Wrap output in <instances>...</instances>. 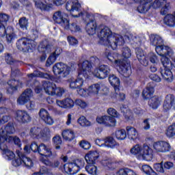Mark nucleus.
<instances>
[{
    "label": "nucleus",
    "mask_w": 175,
    "mask_h": 175,
    "mask_svg": "<svg viewBox=\"0 0 175 175\" xmlns=\"http://www.w3.org/2000/svg\"><path fill=\"white\" fill-rule=\"evenodd\" d=\"M126 132L127 136L130 140L135 141V140H136V139H137L139 137V132L133 126H128L126 128Z\"/></svg>",
    "instance_id": "nucleus-28"
},
{
    "label": "nucleus",
    "mask_w": 175,
    "mask_h": 175,
    "mask_svg": "<svg viewBox=\"0 0 175 175\" xmlns=\"http://www.w3.org/2000/svg\"><path fill=\"white\" fill-rule=\"evenodd\" d=\"M8 85L10 87L7 90L9 94H12L14 91H17L18 88H21V87H23V83L16 80H10L8 82Z\"/></svg>",
    "instance_id": "nucleus-27"
},
{
    "label": "nucleus",
    "mask_w": 175,
    "mask_h": 175,
    "mask_svg": "<svg viewBox=\"0 0 175 175\" xmlns=\"http://www.w3.org/2000/svg\"><path fill=\"white\" fill-rule=\"evenodd\" d=\"M171 148L170 144L165 141H159L153 144V149L155 152H167L170 151Z\"/></svg>",
    "instance_id": "nucleus-18"
},
{
    "label": "nucleus",
    "mask_w": 175,
    "mask_h": 175,
    "mask_svg": "<svg viewBox=\"0 0 175 175\" xmlns=\"http://www.w3.org/2000/svg\"><path fill=\"white\" fill-rule=\"evenodd\" d=\"M55 61H57V56L54 55V54H51L46 60V66H51Z\"/></svg>",
    "instance_id": "nucleus-59"
},
{
    "label": "nucleus",
    "mask_w": 175,
    "mask_h": 175,
    "mask_svg": "<svg viewBox=\"0 0 175 175\" xmlns=\"http://www.w3.org/2000/svg\"><path fill=\"white\" fill-rule=\"evenodd\" d=\"M65 94V90L62 88H55V95L56 96H62Z\"/></svg>",
    "instance_id": "nucleus-64"
},
{
    "label": "nucleus",
    "mask_w": 175,
    "mask_h": 175,
    "mask_svg": "<svg viewBox=\"0 0 175 175\" xmlns=\"http://www.w3.org/2000/svg\"><path fill=\"white\" fill-rule=\"evenodd\" d=\"M53 72L58 77L55 81L59 83L62 81V79H65V77L70 75L72 68L64 63H57L53 67Z\"/></svg>",
    "instance_id": "nucleus-9"
},
{
    "label": "nucleus",
    "mask_w": 175,
    "mask_h": 175,
    "mask_svg": "<svg viewBox=\"0 0 175 175\" xmlns=\"http://www.w3.org/2000/svg\"><path fill=\"white\" fill-rule=\"evenodd\" d=\"M170 10V3H166L165 6L163 7L161 10V14L165 16V14H167V12Z\"/></svg>",
    "instance_id": "nucleus-63"
},
{
    "label": "nucleus",
    "mask_w": 175,
    "mask_h": 175,
    "mask_svg": "<svg viewBox=\"0 0 175 175\" xmlns=\"http://www.w3.org/2000/svg\"><path fill=\"white\" fill-rule=\"evenodd\" d=\"M109 82L111 85L114 88L115 92H118L120 91V78L114 75H111L109 77Z\"/></svg>",
    "instance_id": "nucleus-30"
},
{
    "label": "nucleus",
    "mask_w": 175,
    "mask_h": 175,
    "mask_svg": "<svg viewBox=\"0 0 175 175\" xmlns=\"http://www.w3.org/2000/svg\"><path fill=\"white\" fill-rule=\"evenodd\" d=\"M172 100L173 95L168 94L166 96L164 103L163 105V109L164 111H169V110L170 109L173 110Z\"/></svg>",
    "instance_id": "nucleus-33"
},
{
    "label": "nucleus",
    "mask_w": 175,
    "mask_h": 175,
    "mask_svg": "<svg viewBox=\"0 0 175 175\" xmlns=\"http://www.w3.org/2000/svg\"><path fill=\"white\" fill-rule=\"evenodd\" d=\"M35 8L42 12H47L53 9V0H33Z\"/></svg>",
    "instance_id": "nucleus-16"
},
{
    "label": "nucleus",
    "mask_w": 175,
    "mask_h": 175,
    "mask_svg": "<svg viewBox=\"0 0 175 175\" xmlns=\"http://www.w3.org/2000/svg\"><path fill=\"white\" fill-rule=\"evenodd\" d=\"M77 124L82 128H85V126H91L92 124L90 120H88L87 118L84 116H80L77 120Z\"/></svg>",
    "instance_id": "nucleus-39"
},
{
    "label": "nucleus",
    "mask_w": 175,
    "mask_h": 175,
    "mask_svg": "<svg viewBox=\"0 0 175 175\" xmlns=\"http://www.w3.org/2000/svg\"><path fill=\"white\" fill-rule=\"evenodd\" d=\"M152 0H140V5L137 8L139 13H146L150 10V2Z\"/></svg>",
    "instance_id": "nucleus-32"
},
{
    "label": "nucleus",
    "mask_w": 175,
    "mask_h": 175,
    "mask_svg": "<svg viewBox=\"0 0 175 175\" xmlns=\"http://www.w3.org/2000/svg\"><path fill=\"white\" fill-rule=\"evenodd\" d=\"M14 126L12 124H8L5 127L2 128L0 130V143H5L6 139H9L10 135L14 133Z\"/></svg>",
    "instance_id": "nucleus-17"
},
{
    "label": "nucleus",
    "mask_w": 175,
    "mask_h": 175,
    "mask_svg": "<svg viewBox=\"0 0 175 175\" xmlns=\"http://www.w3.org/2000/svg\"><path fill=\"white\" fill-rule=\"evenodd\" d=\"M0 150H1L3 158H5V159L9 161L14 158V153L8 149V146H6V144L5 142H0Z\"/></svg>",
    "instance_id": "nucleus-25"
},
{
    "label": "nucleus",
    "mask_w": 175,
    "mask_h": 175,
    "mask_svg": "<svg viewBox=\"0 0 175 175\" xmlns=\"http://www.w3.org/2000/svg\"><path fill=\"white\" fill-rule=\"evenodd\" d=\"M41 133L42 137H44V139H50V137H51L50 129H44L43 131H41Z\"/></svg>",
    "instance_id": "nucleus-61"
},
{
    "label": "nucleus",
    "mask_w": 175,
    "mask_h": 175,
    "mask_svg": "<svg viewBox=\"0 0 175 175\" xmlns=\"http://www.w3.org/2000/svg\"><path fill=\"white\" fill-rule=\"evenodd\" d=\"M15 120L19 122H29L31 121V116L27 111L18 110L15 114Z\"/></svg>",
    "instance_id": "nucleus-21"
},
{
    "label": "nucleus",
    "mask_w": 175,
    "mask_h": 175,
    "mask_svg": "<svg viewBox=\"0 0 175 175\" xmlns=\"http://www.w3.org/2000/svg\"><path fill=\"white\" fill-rule=\"evenodd\" d=\"M65 29H70L71 32H79L80 31V26L77 25L76 23H72L70 26L69 25L68 21V28H64Z\"/></svg>",
    "instance_id": "nucleus-58"
},
{
    "label": "nucleus",
    "mask_w": 175,
    "mask_h": 175,
    "mask_svg": "<svg viewBox=\"0 0 175 175\" xmlns=\"http://www.w3.org/2000/svg\"><path fill=\"white\" fill-rule=\"evenodd\" d=\"M154 94V88L146 87L142 92V96L144 99H150Z\"/></svg>",
    "instance_id": "nucleus-41"
},
{
    "label": "nucleus",
    "mask_w": 175,
    "mask_h": 175,
    "mask_svg": "<svg viewBox=\"0 0 175 175\" xmlns=\"http://www.w3.org/2000/svg\"><path fill=\"white\" fill-rule=\"evenodd\" d=\"M162 102V99H161V98L154 96L153 97H151L149 99L148 101V105L150 106V107H151L152 109H158L159 107V106H161V103Z\"/></svg>",
    "instance_id": "nucleus-34"
},
{
    "label": "nucleus",
    "mask_w": 175,
    "mask_h": 175,
    "mask_svg": "<svg viewBox=\"0 0 175 175\" xmlns=\"http://www.w3.org/2000/svg\"><path fill=\"white\" fill-rule=\"evenodd\" d=\"M9 21V16L6 14H0V36L3 38L6 34V23Z\"/></svg>",
    "instance_id": "nucleus-24"
},
{
    "label": "nucleus",
    "mask_w": 175,
    "mask_h": 175,
    "mask_svg": "<svg viewBox=\"0 0 175 175\" xmlns=\"http://www.w3.org/2000/svg\"><path fill=\"white\" fill-rule=\"evenodd\" d=\"M100 42L107 47H111L112 50H116L118 46H122L125 43L124 37L119 34L112 33L111 30L107 27H105L98 33Z\"/></svg>",
    "instance_id": "nucleus-3"
},
{
    "label": "nucleus",
    "mask_w": 175,
    "mask_h": 175,
    "mask_svg": "<svg viewBox=\"0 0 175 175\" xmlns=\"http://www.w3.org/2000/svg\"><path fill=\"white\" fill-rule=\"evenodd\" d=\"M53 19L54 21H55V23L63 27V28H69V20L68 19V14L61 11H57L54 13Z\"/></svg>",
    "instance_id": "nucleus-14"
},
{
    "label": "nucleus",
    "mask_w": 175,
    "mask_h": 175,
    "mask_svg": "<svg viewBox=\"0 0 175 175\" xmlns=\"http://www.w3.org/2000/svg\"><path fill=\"white\" fill-rule=\"evenodd\" d=\"M33 43H35L33 40L23 38L17 41L16 47L21 51H29V50H32V49L35 48Z\"/></svg>",
    "instance_id": "nucleus-15"
},
{
    "label": "nucleus",
    "mask_w": 175,
    "mask_h": 175,
    "mask_svg": "<svg viewBox=\"0 0 175 175\" xmlns=\"http://www.w3.org/2000/svg\"><path fill=\"white\" fill-rule=\"evenodd\" d=\"M53 144L55 146V150H59L61 148V145L62 144V139L59 135H55L53 138Z\"/></svg>",
    "instance_id": "nucleus-48"
},
{
    "label": "nucleus",
    "mask_w": 175,
    "mask_h": 175,
    "mask_svg": "<svg viewBox=\"0 0 175 175\" xmlns=\"http://www.w3.org/2000/svg\"><path fill=\"white\" fill-rule=\"evenodd\" d=\"M35 77H42V79H47L48 80L51 79V76L47 73H43L40 71H34L33 73L28 75L29 80L35 79Z\"/></svg>",
    "instance_id": "nucleus-36"
},
{
    "label": "nucleus",
    "mask_w": 175,
    "mask_h": 175,
    "mask_svg": "<svg viewBox=\"0 0 175 175\" xmlns=\"http://www.w3.org/2000/svg\"><path fill=\"white\" fill-rule=\"evenodd\" d=\"M161 62L164 68H161L160 70L162 79L168 83H172L173 81V73L170 70V68L175 66V59H174V62L172 63L169 58L166 56H163L161 59Z\"/></svg>",
    "instance_id": "nucleus-7"
},
{
    "label": "nucleus",
    "mask_w": 175,
    "mask_h": 175,
    "mask_svg": "<svg viewBox=\"0 0 175 175\" xmlns=\"http://www.w3.org/2000/svg\"><path fill=\"white\" fill-rule=\"evenodd\" d=\"M87 173L90 175H98L99 170H98V167L92 163H88L85 167Z\"/></svg>",
    "instance_id": "nucleus-37"
},
{
    "label": "nucleus",
    "mask_w": 175,
    "mask_h": 175,
    "mask_svg": "<svg viewBox=\"0 0 175 175\" xmlns=\"http://www.w3.org/2000/svg\"><path fill=\"white\" fill-rule=\"evenodd\" d=\"M30 136L33 137V139H41L42 129L38 127L31 128L30 130Z\"/></svg>",
    "instance_id": "nucleus-40"
},
{
    "label": "nucleus",
    "mask_w": 175,
    "mask_h": 175,
    "mask_svg": "<svg viewBox=\"0 0 175 175\" xmlns=\"http://www.w3.org/2000/svg\"><path fill=\"white\" fill-rule=\"evenodd\" d=\"M131 152L133 155L140 157L144 161H147L148 162L152 161L154 158L152 149L148 146L135 145L131 149Z\"/></svg>",
    "instance_id": "nucleus-6"
},
{
    "label": "nucleus",
    "mask_w": 175,
    "mask_h": 175,
    "mask_svg": "<svg viewBox=\"0 0 175 175\" xmlns=\"http://www.w3.org/2000/svg\"><path fill=\"white\" fill-rule=\"evenodd\" d=\"M150 40L151 46L156 47V53H157L159 55H161V58L163 56L166 57V55L173 57V54H174L173 50L170 49V47L163 45V39H162L161 36L151 34L150 36Z\"/></svg>",
    "instance_id": "nucleus-5"
},
{
    "label": "nucleus",
    "mask_w": 175,
    "mask_h": 175,
    "mask_svg": "<svg viewBox=\"0 0 175 175\" xmlns=\"http://www.w3.org/2000/svg\"><path fill=\"white\" fill-rule=\"evenodd\" d=\"M103 166H107L109 169H114V162L109 158L104 159L101 161Z\"/></svg>",
    "instance_id": "nucleus-50"
},
{
    "label": "nucleus",
    "mask_w": 175,
    "mask_h": 175,
    "mask_svg": "<svg viewBox=\"0 0 175 175\" xmlns=\"http://www.w3.org/2000/svg\"><path fill=\"white\" fill-rule=\"evenodd\" d=\"M16 154L18 157L15 158L14 160L12 161V165L13 166H15L17 167V166H21L23 165V154L20 150L16 151Z\"/></svg>",
    "instance_id": "nucleus-42"
},
{
    "label": "nucleus",
    "mask_w": 175,
    "mask_h": 175,
    "mask_svg": "<svg viewBox=\"0 0 175 175\" xmlns=\"http://www.w3.org/2000/svg\"><path fill=\"white\" fill-rule=\"evenodd\" d=\"M66 9L70 12L72 17H81L83 16L81 5L77 0H70L66 4Z\"/></svg>",
    "instance_id": "nucleus-12"
},
{
    "label": "nucleus",
    "mask_w": 175,
    "mask_h": 175,
    "mask_svg": "<svg viewBox=\"0 0 175 175\" xmlns=\"http://www.w3.org/2000/svg\"><path fill=\"white\" fill-rule=\"evenodd\" d=\"M39 117L46 125H53L54 124V119L49 111L44 109H41L39 112Z\"/></svg>",
    "instance_id": "nucleus-20"
},
{
    "label": "nucleus",
    "mask_w": 175,
    "mask_h": 175,
    "mask_svg": "<svg viewBox=\"0 0 175 175\" xmlns=\"http://www.w3.org/2000/svg\"><path fill=\"white\" fill-rule=\"evenodd\" d=\"M56 105L62 109H73L75 107V101L70 98L63 100H57Z\"/></svg>",
    "instance_id": "nucleus-22"
},
{
    "label": "nucleus",
    "mask_w": 175,
    "mask_h": 175,
    "mask_svg": "<svg viewBox=\"0 0 175 175\" xmlns=\"http://www.w3.org/2000/svg\"><path fill=\"white\" fill-rule=\"evenodd\" d=\"M23 165L25 166H27L28 167H31L33 166V163H32V160L30 158H28L25 156H23Z\"/></svg>",
    "instance_id": "nucleus-55"
},
{
    "label": "nucleus",
    "mask_w": 175,
    "mask_h": 175,
    "mask_svg": "<svg viewBox=\"0 0 175 175\" xmlns=\"http://www.w3.org/2000/svg\"><path fill=\"white\" fill-rule=\"evenodd\" d=\"M115 136L118 140H125L126 139V131L124 129L118 130L115 133Z\"/></svg>",
    "instance_id": "nucleus-47"
},
{
    "label": "nucleus",
    "mask_w": 175,
    "mask_h": 175,
    "mask_svg": "<svg viewBox=\"0 0 175 175\" xmlns=\"http://www.w3.org/2000/svg\"><path fill=\"white\" fill-rule=\"evenodd\" d=\"M164 24L170 28L175 27V12L173 14H168L164 17Z\"/></svg>",
    "instance_id": "nucleus-31"
},
{
    "label": "nucleus",
    "mask_w": 175,
    "mask_h": 175,
    "mask_svg": "<svg viewBox=\"0 0 175 175\" xmlns=\"http://www.w3.org/2000/svg\"><path fill=\"white\" fill-rule=\"evenodd\" d=\"M165 135L170 139L174 137V136H175V124H172V125L168 126V128L165 131Z\"/></svg>",
    "instance_id": "nucleus-49"
},
{
    "label": "nucleus",
    "mask_w": 175,
    "mask_h": 175,
    "mask_svg": "<svg viewBox=\"0 0 175 175\" xmlns=\"http://www.w3.org/2000/svg\"><path fill=\"white\" fill-rule=\"evenodd\" d=\"M85 165V163L83 159H78L72 163H66L64 165V169L68 174H76V173L80 172L81 169H83Z\"/></svg>",
    "instance_id": "nucleus-11"
},
{
    "label": "nucleus",
    "mask_w": 175,
    "mask_h": 175,
    "mask_svg": "<svg viewBox=\"0 0 175 175\" xmlns=\"http://www.w3.org/2000/svg\"><path fill=\"white\" fill-rule=\"evenodd\" d=\"M122 55L126 59L131 58V55H132L131 49H129L128 46L123 47L122 49Z\"/></svg>",
    "instance_id": "nucleus-52"
},
{
    "label": "nucleus",
    "mask_w": 175,
    "mask_h": 175,
    "mask_svg": "<svg viewBox=\"0 0 175 175\" xmlns=\"http://www.w3.org/2000/svg\"><path fill=\"white\" fill-rule=\"evenodd\" d=\"M75 105L81 107V109H85L88 106V104H87L85 101L80 99H77L75 100Z\"/></svg>",
    "instance_id": "nucleus-60"
},
{
    "label": "nucleus",
    "mask_w": 175,
    "mask_h": 175,
    "mask_svg": "<svg viewBox=\"0 0 175 175\" xmlns=\"http://www.w3.org/2000/svg\"><path fill=\"white\" fill-rule=\"evenodd\" d=\"M124 38L126 40H129L131 43H137V42H140V39L133 34L126 35L124 36Z\"/></svg>",
    "instance_id": "nucleus-54"
},
{
    "label": "nucleus",
    "mask_w": 175,
    "mask_h": 175,
    "mask_svg": "<svg viewBox=\"0 0 175 175\" xmlns=\"http://www.w3.org/2000/svg\"><path fill=\"white\" fill-rule=\"evenodd\" d=\"M33 96V93L32 92V90L27 89L25 90L21 95L17 99L18 105L21 106H24L26 103H28L29 100H31V98Z\"/></svg>",
    "instance_id": "nucleus-19"
},
{
    "label": "nucleus",
    "mask_w": 175,
    "mask_h": 175,
    "mask_svg": "<svg viewBox=\"0 0 175 175\" xmlns=\"http://www.w3.org/2000/svg\"><path fill=\"white\" fill-rule=\"evenodd\" d=\"M13 141L14 142V144H16L17 146H18V147H21V144L20 143H21V141L20 140V138L15 137H9L8 139H6V140L5 141V143H10V142Z\"/></svg>",
    "instance_id": "nucleus-57"
},
{
    "label": "nucleus",
    "mask_w": 175,
    "mask_h": 175,
    "mask_svg": "<svg viewBox=\"0 0 175 175\" xmlns=\"http://www.w3.org/2000/svg\"><path fill=\"white\" fill-rule=\"evenodd\" d=\"M105 147H108L109 148H114L116 146H117V142L116 139L112 137H108L105 139Z\"/></svg>",
    "instance_id": "nucleus-44"
},
{
    "label": "nucleus",
    "mask_w": 175,
    "mask_h": 175,
    "mask_svg": "<svg viewBox=\"0 0 175 175\" xmlns=\"http://www.w3.org/2000/svg\"><path fill=\"white\" fill-rule=\"evenodd\" d=\"M110 67L107 65H100L96 67L94 71H91L92 75L94 76V77H97V79H106L109 75H110Z\"/></svg>",
    "instance_id": "nucleus-13"
},
{
    "label": "nucleus",
    "mask_w": 175,
    "mask_h": 175,
    "mask_svg": "<svg viewBox=\"0 0 175 175\" xmlns=\"http://www.w3.org/2000/svg\"><path fill=\"white\" fill-rule=\"evenodd\" d=\"M6 111H8V109L5 108H0V124H5V122L9 121L10 118L8 116L3 115Z\"/></svg>",
    "instance_id": "nucleus-45"
},
{
    "label": "nucleus",
    "mask_w": 175,
    "mask_h": 175,
    "mask_svg": "<svg viewBox=\"0 0 175 175\" xmlns=\"http://www.w3.org/2000/svg\"><path fill=\"white\" fill-rule=\"evenodd\" d=\"M120 54L118 53H112L110 51L105 52V57H107V59L112 62V66L116 68L117 70H118L120 75H122L124 77H129L131 76V64L128 62H122L120 59H117L116 58H118Z\"/></svg>",
    "instance_id": "nucleus-4"
},
{
    "label": "nucleus",
    "mask_w": 175,
    "mask_h": 175,
    "mask_svg": "<svg viewBox=\"0 0 175 175\" xmlns=\"http://www.w3.org/2000/svg\"><path fill=\"white\" fill-rule=\"evenodd\" d=\"M136 55L138 61L144 66H148L149 59L151 64H158V62H159V59H158V57L154 54V53H150L147 56H146L143 50L137 49Z\"/></svg>",
    "instance_id": "nucleus-10"
},
{
    "label": "nucleus",
    "mask_w": 175,
    "mask_h": 175,
    "mask_svg": "<svg viewBox=\"0 0 175 175\" xmlns=\"http://www.w3.org/2000/svg\"><path fill=\"white\" fill-rule=\"evenodd\" d=\"M31 150L33 152H38L40 155V161L44 165H51V162L49 160V158L57 156V154L53 152L51 146L43 143L38 146L36 142H33L31 143L30 148L29 146H25L24 148V151L25 152H27V154H29Z\"/></svg>",
    "instance_id": "nucleus-2"
},
{
    "label": "nucleus",
    "mask_w": 175,
    "mask_h": 175,
    "mask_svg": "<svg viewBox=\"0 0 175 175\" xmlns=\"http://www.w3.org/2000/svg\"><path fill=\"white\" fill-rule=\"evenodd\" d=\"M142 172H144V173L145 174H148V175H158L157 173H156L155 171H154V170H152V167H151L148 165H142Z\"/></svg>",
    "instance_id": "nucleus-46"
},
{
    "label": "nucleus",
    "mask_w": 175,
    "mask_h": 175,
    "mask_svg": "<svg viewBox=\"0 0 175 175\" xmlns=\"http://www.w3.org/2000/svg\"><path fill=\"white\" fill-rule=\"evenodd\" d=\"M79 145L83 150H90L91 148V144L85 140L81 141Z\"/></svg>",
    "instance_id": "nucleus-62"
},
{
    "label": "nucleus",
    "mask_w": 175,
    "mask_h": 175,
    "mask_svg": "<svg viewBox=\"0 0 175 175\" xmlns=\"http://www.w3.org/2000/svg\"><path fill=\"white\" fill-rule=\"evenodd\" d=\"M62 136L66 142H72L76 137V134L73 130L69 129L64 130Z\"/></svg>",
    "instance_id": "nucleus-29"
},
{
    "label": "nucleus",
    "mask_w": 175,
    "mask_h": 175,
    "mask_svg": "<svg viewBox=\"0 0 175 175\" xmlns=\"http://www.w3.org/2000/svg\"><path fill=\"white\" fill-rule=\"evenodd\" d=\"M109 116H98L96 122L98 124L106 125V126H116L117 120L116 118L118 117V112L114 108H109L107 111Z\"/></svg>",
    "instance_id": "nucleus-8"
},
{
    "label": "nucleus",
    "mask_w": 175,
    "mask_h": 175,
    "mask_svg": "<svg viewBox=\"0 0 175 175\" xmlns=\"http://www.w3.org/2000/svg\"><path fill=\"white\" fill-rule=\"evenodd\" d=\"M120 109L122 112L125 113L124 118L126 121H127L128 122H131V121H133L135 120L132 111H131L130 109H127L126 107L122 108V107H121Z\"/></svg>",
    "instance_id": "nucleus-38"
},
{
    "label": "nucleus",
    "mask_w": 175,
    "mask_h": 175,
    "mask_svg": "<svg viewBox=\"0 0 175 175\" xmlns=\"http://www.w3.org/2000/svg\"><path fill=\"white\" fill-rule=\"evenodd\" d=\"M86 31L88 35L92 36L96 33V22L91 21L86 25Z\"/></svg>",
    "instance_id": "nucleus-35"
},
{
    "label": "nucleus",
    "mask_w": 175,
    "mask_h": 175,
    "mask_svg": "<svg viewBox=\"0 0 175 175\" xmlns=\"http://www.w3.org/2000/svg\"><path fill=\"white\" fill-rule=\"evenodd\" d=\"M18 25L22 29H27L28 27V19L25 17L21 18L18 21Z\"/></svg>",
    "instance_id": "nucleus-53"
},
{
    "label": "nucleus",
    "mask_w": 175,
    "mask_h": 175,
    "mask_svg": "<svg viewBox=\"0 0 175 175\" xmlns=\"http://www.w3.org/2000/svg\"><path fill=\"white\" fill-rule=\"evenodd\" d=\"M6 32L5 35L6 36V40L8 42V43H12L13 42V40H14L16 39V38H17V36H16V34H14V33H9V31H10V32H12V27H8L7 28V29H5Z\"/></svg>",
    "instance_id": "nucleus-43"
},
{
    "label": "nucleus",
    "mask_w": 175,
    "mask_h": 175,
    "mask_svg": "<svg viewBox=\"0 0 175 175\" xmlns=\"http://www.w3.org/2000/svg\"><path fill=\"white\" fill-rule=\"evenodd\" d=\"M99 152L98 150H91L85 155V159L87 163L95 165L98 159H99Z\"/></svg>",
    "instance_id": "nucleus-23"
},
{
    "label": "nucleus",
    "mask_w": 175,
    "mask_h": 175,
    "mask_svg": "<svg viewBox=\"0 0 175 175\" xmlns=\"http://www.w3.org/2000/svg\"><path fill=\"white\" fill-rule=\"evenodd\" d=\"M78 77L76 80L72 81L70 83V88L76 90L80 96H98L99 91H100V84L95 83L88 87V90L81 88L84 84V79H90L92 76L91 70L92 64L87 60H85L82 64H79ZM84 77V79H83Z\"/></svg>",
    "instance_id": "nucleus-1"
},
{
    "label": "nucleus",
    "mask_w": 175,
    "mask_h": 175,
    "mask_svg": "<svg viewBox=\"0 0 175 175\" xmlns=\"http://www.w3.org/2000/svg\"><path fill=\"white\" fill-rule=\"evenodd\" d=\"M42 87L47 95H51V96H55L56 85H55V83L50 81H44Z\"/></svg>",
    "instance_id": "nucleus-26"
},
{
    "label": "nucleus",
    "mask_w": 175,
    "mask_h": 175,
    "mask_svg": "<svg viewBox=\"0 0 175 175\" xmlns=\"http://www.w3.org/2000/svg\"><path fill=\"white\" fill-rule=\"evenodd\" d=\"M166 3H167L166 0H155L152 6L154 9H158V8H161L163 5H166Z\"/></svg>",
    "instance_id": "nucleus-56"
},
{
    "label": "nucleus",
    "mask_w": 175,
    "mask_h": 175,
    "mask_svg": "<svg viewBox=\"0 0 175 175\" xmlns=\"http://www.w3.org/2000/svg\"><path fill=\"white\" fill-rule=\"evenodd\" d=\"M153 169H154L157 173H165V168H163V161L154 163L153 165Z\"/></svg>",
    "instance_id": "nucleus-51"
}]
</instances>
